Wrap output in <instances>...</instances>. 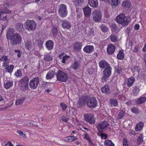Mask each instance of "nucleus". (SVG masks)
Segmentation results:
<instances>
[{
	"label": "nucleus",
	"instance_id": "1",
	"mask_svg": "<svg viewBox=\"0 0 146 146\" xmlns=\"http://www.w3.org/2000/svg\"><path fill=\"white\" fill-rule=\"evenodd\" d=\"M130 19V17L126 16L124 13H121L116 17V21L123 27L127 25Z\"/></svg>",
	"mask_w": 146,
	"mask_h": 146
},
{
	"label": "nucleus",
	"instance_id": "15",
	"mask_svg": "<svg viewBox=\"0 0 146 146\" xmlns=\"http://www.w3.org/2000/svg\"><path fill=\"white\" fill-rule=\"evenodd\" d=\"M71 26V23L68 21L63 20L62 21V28L68 29Z\"/></svg>",
	"mask_w": 146,
	"mask_h": 146
},
{
	"label": "nucleus",
	"instance_id": "27",
	"mask_svg": "<svg viewBox=\"0 0 146 146\" xmlns=\"http://www.w3.org/2000/svg\"><path fill=\"white\" fill-rule=\"evenodd\" d=\"M144 126V123L143 122H140L138 123L136 125V127L135 128V130L136 131L141 130L143 128Z\"/></svg>",
	"mask_w": 146,
	"mask_h": 146
},
{
	"label": "nucleus",
	"instance_id": "52",
	"mask_svg": "<svg viewBox=\"0 0 146 146\" xmlns=\"http://www.w3.org/2000/svg\"><path fill=\"white\" fill-rule=\"evenodd\" d=\"M60 106L62 108V110L64 111L67 108V106L66 104L63 103H61L60 104Z\"/></svg>",
	"mask_w": 146,
	"mask_h": 146
},
{
	"label": "nucleus",
	"instance_id": "26",
	"mask_svg": "<svg viewBox=\"0 0 146 146\" xmlns=\"http://www.w3.org/2000/svg\"><path fill=\"white\" fill-rule=\"evenodd\" d=\"M125 56V54L123 50H119V53L117 55V58L119 60H123Z\"/></svg>",
	"mask_w": 146,
	"mask_h": 146
},
{
	"label": "nucleus",
	"instance_id": "46",
	"mask_svg": "<svg viewBox=\"0 0 146 146\" xmlns=\"http://www.w3.org/2000/svg\"><path fill=\"white\" fill-rule=\"evenodd\" d=\"M100 28L102 31L104 32H107L109 30V29L104 25H101Z\"/></svg>",
	"mask_w": 146,
	"mask_h": 146
},
{
	"label": "nucleus",
	"instance_id": "4",
	"mask_svg": "<svg viewBox=\"0 0 146 146\" xmlns=\"http://www.w3.org/2000/svg\"><path fill=\"white\" fill-rule=\"evenodd\" d=\"M111 66H109L106 67L103 71V76L102 78L103 82H106L108 78L110 76L111 73Z\"/></svg>",
	"mask_w": 146,
	"mask_h": 146
},
{
	"label": "nucleus",
	"instance_id": "22",
	"mask_svg": "<svg viewBox=\"0 0 146 146\" xmlns=\"http://www.w3.org/2000/svg\"><path fill=\"white\" fill-rule=\"evenodd\" d=\"M82 44L81 42H76L74 43V50L76 51L80 50L82 48Z\"/></svg>",
	"mask_w": 146,
	"mask_h": 146
},
{
	"label": "nucleus",
	"instance_id": "20",
	"mask_svg": "<svg viewBox=\"0 0 146 146\" xmlns=\"http://www.w3.org/2000/svg\"><path fill=\"white\" fill-rule=\"evenodd\" d=\"M115 49V46L112 44H109L108 46L107 50V53L109 54H111L114 52Z\"/></svg>",
	"mask_w": 146,
	"mask_h": 146
},
{
	"label": "nucleus",
	"instance_id": "25",
	"mask_svg": "<svg viewBox=\"0 0 146 146\" xmlns=\"http://www.w3.org/2000/svg\"><path fill=\"white\" fill-rule=\"evenodd\" d=\"M88 3L92 7H96L98 5L97 0H88Z\"/></svg>",
	"mask_w": 146,
	"mask_h": 146
},
{
	"label": "nucleus",
	"instance_id": "34",
	"mask_svg": "<svg viewBox=\"0 0 146 146\" xmlns=\"http://www.w3.org/2000/svg\"><path fill=\"white\" fill-rule=\"evenodd\" d=\"M13 82L11 80L7 81L6 83L4 84V87L6 89H9L13 85Z\"/></svg>",
	"mask_w": 146,
	"mask_h": 146
},
{
	"label": "nucleus",
	"instance_id": "19",
	"mask_svg": "<svg viewBox=\"0 0 146 146\" xmlns=\"http://www.w3.org/2000/svg\"><path fill=\"white\" fill-rule=\"evenodd\" d=\"M83 50L88 53H91L94 51V47L93 46H86L84 48Z\"/></svg>",
	"mask_w": 146,
	"mask_h": 146
},
{
	"label": "nucleus",
	"instance_id": "58",
	"mask_svg": "<svg viewBox=\"0 0 146 146\" xmlns=\"http://www.w3.org/2000/svg\"><path fill=\"white\" fill-rule=\"evenodd\" d=\"M126 7L129 8L131 7V3L129 1H126Z\"/></svg>",
	"mask_w": 146,
	"mask_h": 146
},
{
	"label": "nucleus",
	"instance_id": "11",
	"mask_svg": "<svg viewBox=\"0 0 146 146\" xmlns=\"http://www.w3.org/2000/svg\"><path fill=\"white\" fill-rule=\"evenodd\" d=\"M93 20L96 22L100 21L102 19V13L98 10H94L92 14Z\"/></svg>",
	"mask_w": 146,
	"mask_h": 146
},
{
	"label": "nucleus",
	"instance_id": "32",
	"mask_svg": "<svg viewBox=\"0 0 146 146\" xmlns=\"http://www.w3.org/2000/svg\"><path fill=\"white\" fill-rule=\"evenodd\" d=\"M135 79L134 77H131L128 79L127 82V86L130 87L135 81Z\"/></svg>",
	"mask_w": 146,
	"mask_h": 146
},
{
	"label": "nucleus",
	"instance_id": "54",
	"mask_svg": "<svg viewBox=\"0 0 146 146\" xmlns=\"http://www.w3.org/2000/svg\"><path fill=\"white\" fill-rule=\"evenodd\" d=\"M1 12L2 13H4L5 14H9L11 13V11L7 9H5L3 11L1 10Z\"/></svg>",
	"mask_w": 146,
	"mask_h": 146
},
{
	"label": "nucleus",
	"instance_id": "42",
	"mask_svg": "<svg viewBox=\"0 0 146 146\" xmlns=\"http://www.w3.org/2000/svg\"><path fill=\"white\" fill-rule=\"evenodd\" d=\"M25 44L26 47L29 49L32 46V42L30 40H27L25 42Z\"/></svg>",
	"mask_w": 146,
	"mask_h": 146
},
{
	"label": "nucleus",
	"instance_id": "48",
	"mask_svg": "<svg viewBox=\"0 0 146 146\" xmlns=\"http://www.w3.org/2000/svg\"><path fill=\"white\" fill-rule=\"evenodd\" d=\"M15 75L18 77H21L22 75V72L20 70H17L15 73Z\"/></svg>",
	"mask_w": 146,
	"mask_h": 146
},
{
	"label": "nucleus",
	"instance_id": "60",
	"mask_svg": "<svg viewBox=\"0 0 146 146\" xmlns=\"http://www.w3.org/2000/svg\"><path fill=\"white\" fill-rule=\"evenodd\" d=\"M128 144V141L126 138L123 139V145L127 144Z\"/></svg>",
	"mask_w": 146,
	"mask_h": 146
},
{
	"label": "nucleus",
	"instance_id": "49",
	"mask_svg": "<svg viewBox=\"0 0 146 146\" xmlns=\"http://www.w3.org/2000/svg\"><path fill=\"white\" fill-rule=\"evenodd\" d=\"M131 110V111L135 114H137L139 112L138 109L136 107L132 108Z\"/></svg>",
	"mask_w": 146,
	"mask_h": 146
},
{
	"label": "nucleus",
	"instance_id": "38",
	"mask_svg": "<svg viewBox=\"0 0 146 146\" xmlns=\"http://www.w3.org/2000/svg\"><path fill=\"white\" fill-rule=\"evenodd\" d=\"M25 99V97H22L21 98L17 100L15 102L16 105L18 106L22 105Z\"/></svg>",
	"mask_w": 146,
	"mask_h": 146
},
{
	"label": "nucleus",
	"instance_id": "40",
	"mask_svg": "<svg viewBox=\"0 0 146 146\" xmlns=\"http://www.w3.org/2000/svg\"><path fill=\"white\" fill-rule=\"evenodd\" d=\"M105 146H115L114 144L110 140H106L104 143Z\"/></svg>",
	"mask_w": 146,
	"mask_h": 146
},
{
	"label": "nucleus",
	"instance_id": "12",
	"mask_svg": "<svg viewBox=\"0 0 146 146\" xmlns=\"http://www.w3.org/2000/svg\"><path fill=\"white\" fill-rule=\"evenodd\" d=\"M88 100V97L83 96L79 99L77 105L79 108H80L84 106Z\"/></svg>",
	"mask_w": 146,
	"mask_h": 146
},
{
	"label": "nucleus",
	"instance_id": "10",
	"mask_svg": "<svg viewBox=\"0 0 146 146\" xmlns=\"http://www.w3.org/2000/svg\"><path fill=\"white\" fill-rule=\"evenodd\" d=\"M39 78L38 77L33 78L29 83V86L30 88L32 89H35L39 84Z\"/></svg>",
	"mask_w": 146,
	"mask_h": 146
},
{
	"label": "nucleus",
	"instance_id": "36",
	"mask_svg": "<svg viewBox=\"0 0 146 146\" xmlns=\"http://www.w3.org/2000/svg\"><path fill=\"white\" fill-rule=\"evenodd\" d=\"M55 74V72L53 71H50L46 74V77L47 79H51L53 77L54 75Z\"/></svg>",
	"mask_w": 146,
	"mask_h": 146
},
{
	"label": "nucleus",
	"instance_id": "13",
	"mask_svg": "<svg viewBox=\"0 0 146 146\" xmlns=\"http://www.w3.org/2000/svg\"><path fill=\"white\" fill-rule=\"evenodd\" d=\"M70 57V56L66 55L64 53H62L59 56V58L61 60V62L64 64L67 63Z\"/></svg>",
	"mask_w": 146,
	"mask_h": 146
},
{
	"label": "nucleus",
	"instance_id": "8",
	"mask_svg": "<svg viewBox=\"0 0 146 146\" xmlns=\"http://www.w3.org/2000/svg\"><path fill=\"white\" fill-rule=\"evenodd\" d=\"M84 120L89 124L93 125L95 122V119L94 115L91 113L86 114L84 115Z\"/></svg>",
	"mask_w": 146,
	"mask_h": 146
},
{
	"label": "nucleus",
	"instance_id": "6",
	"mask_svg": "<svg viewBox=\"0 0 146 146\" xmlns=\"http://www.w3.org/2000/svg\"><path fill=\"white\" fill-rule=\"evenodd\" d=\"M36 26L35 22L33 20H27L25 23V27L28 30H34Z\"/></svg>",
	"mask_w": 146,
	"mask_h": 146
},
{
	"label": "nucleus",
	"instance_id": "47",
	"mask_svg": "<svg viewBox=\"0 0 146 146\" xmlns=\"http://www.w3.org/2000/svg\"><path fill=\"white\" fill-rule=\"evenodd\" d=\"M137 141L139 144H140L143 142V138L141 134H140L139 136L138 137Z\"/></svg>",
	"mask_w": 146,
	"mask_h": 146
},
{
	"label": "nucleus",
	"instance_id": "14",
	"mask_svg": "<svg viewBox=\"0 0 146 146\" xmlns=\"http://www.w3.org/2000/svg\"><path fill=\"white\" fill-rule=\"evenodd\" d=\"M85 18L89 19L91 14V10L89 7H86L83 9Z\"/></svg>",
	"mask_w": 146,
	"mask_h": 146
},
{
	"label": "nucleus",
	"instance_id": "53",
	"mask_svg": "<svg viewBox=\"0 0 146 146\" xmlns=\"http://www.w3.org/2000/svg\"><path fill=\"white\" fill-rule=\"evenodd\" d=\"M124 115V112L123 111L120 112L117 115V117L118 119H121L123 117Z\"/></svg>",
	"mask_w": 146,
	"mask_h": 146
},
{
	"label": "nucleus",
	"instance_id": "9",
	"mask_svg": "<svg viewBox=\"0 0 146 146\" xmlns=\"http://www.w3.org/2000/svg\"><path fill=\"white\" fill-rule=\"evenodd\" d=\"M97 103L96 98L94 97L88 98L87 101L86 105L90 108H95L97 105Z\"/></svg>",
	"mask_w": 146,
	"mask_h": 146
},
{
	"label": "nucleus",
	"instance_id": "37",
	"mask_svg": "<svg viewBox=\"0 0 146 146\" xmlns=\"http://www.w3.org/2000/svg\"><path fill=\"white\" fill-rule=\"evenodd\" d=\"M58 29L57 26L53 25L52 27V33L54 37H56L58 32Z\"/></svg>",
	"mask_w": 146,
	"mask_h": 146
},
{
	"label": "nucleus",
	"instance_id": "31",
	"mask_svg": "<svg viewBox=\"0 0 146 146\" xmlns=\"http://www.w3.org/2000/svg\"><path fill=\"white\" fill-rule=\"evenodd\" d=\"M146 100V97H142L139 98L135 102L137 104H143Z\"/></svg>",
	"mask_w": 146,
	"mask_h": 146
},
{
	"label": "nucleus",
	"instance_id": "28",
	"mask_svg": "<svg viewBox=\"0 0 146 146\" xmlns=\"http://www.w3.org/2000/svg\"><path fill=\"white\" fill-rule=\"evenodd\" d=\"M133 96H136L137 95L140 91V89L139 87L137 86H135L132 90Z\"/></svg>",
	"mask_w": 146,
	"mask_h": 146
},
{
	"label": "nucleus",
	"instance_id": "56",
	"mask_svg": "<svg viewBox=\"0 0 146 146\" xmlns=\"http://www.w3.org/2000/svg\"><path fill=\"white\" fill-rule=\"evenodd\" d=\"M37 45L39 47H41L42 46L43 44V42L41 41L40 40H37Z\"/></svg>",
	"mask_w": 146,
	"mask_h": 146
},
{
	"label": "nucleus",
	"instance_id": "41",
	"mask_svg": "<svg viewBox=\"0 0 146 146\" xmlns=\"http://www.w3.org/2000/svg\"><path fill=\"white\" fill-rule=\"evenodd\" d=\"M14 66L12 65H11L10 66H8L7 68H4L7 70V72L9 73H11L13 71Z\"/></svg>",
	"mask_w": 146,
	"mask_h": 146
},
{
	"label": "nucleus",
	"instance_id": "59",
	"mask_svg": "<svg viewBox=\"0 0 146 146\" xmlns=\"http://www.w3.org/2000/svg\"><path fill=\"white\" fill-rule=\"evenodd\" d=\"M17 132L21 136H22L23 137H24L25 135V134H23L21 131H17Z\"/></svg>",
	"mask_w": 146,
	"mask_h": 146
},
{
	"label": "nucleus",
	"instance_id": "33",
	"mask_svg": "<svg viewBox=\"0 0 146 146\" xmlns=\"http://www.w3.org/2000/svg\"><path fill=\"white\" fill-rule=\"evenodd\" d=\"M77 140V138L74 136H69L65 137L64 140L68 142H71L73 141Z\"/></svg>",
	"mask_w": 146,
	"mask_h": 146
},
{
	"label": "nucleus",
	"instance_id": "64",
	"mask_svg": "<svg viewBox=\"0 0 146 146\" xmlns=\"http://www.w3.org/2000/svg\"><path fill=\"white\" fill-rule=\"evenodd\" d=\"M125 104L128 106H130L132 104V100H129L126 102Z\"/></svg>",
	"mask_w": 146,
	"mask_h": 146
},
{
	"label": "nucleus",
	"instance_id": "43",
	"mask_svg": "<svg viewBox=\"0 0 146 146\" xmlns=\"http://www.w3.org/2000/svg\"><path fill=\"white\" fill-rule=\"evenodd\" d=\"M121 0H111L112 5L114 6H117L120 3Z\"/></svg>",
	"mask_w": 146,
	"mask_h": 146
},
{
	"label": "nucleus",
	"instance_id": "50",
	"mask_svg": "<svg viewBox=\"0 0 146 146\" xmlns=\"http://www.w3.org/2000/svg\"><path fill=\"white\" fill-rule=\"evenodd\" d=\"M110 39L112 42H114L117 40V36L112 34L110 36Z\"/></svg>",
	"mask_w": 146,
	"mask_h": 146
},
{
	"label": "nucleus",
	"instance_id": "21",
	"mask_svg": "<svg viewBox=\"0 0 146 146\" xmlns=\"http://www.w3.org/2000/svg\"><path fill=\"white\" fill-rule=\"evenodd\" d=\"M99 67L101 68H105L109 66V64L106 60H102L99 63Z\"/></svg>",
	"mask_w": 146,
	"mask_h": 146
},
{
	"label": "nucleus",
	"instance_id": "44",
	"mask_svg": "<svg viewBox=\"0 0 146 146\" xmlns=\"http://www.w3.org/2000/svg\"><path fill=\"white\" fill-rule=\"evenodd\" d=\"M84 138L86 140L88 141L91 144H93V141L92 140L91 138H90L89 135L87 133H86L84 135Z\"/></svg>",
	"mask_w": 146,
	"mask_h": 146
},
{
	"label": "nucleus",
	"instance_id": "63",
	"mask_svg": "<svg viewBox=\"0 0 146 146\" xmlns=\"http://www.w3.org/2000/svg\"><path fill=\"white\" fill-rule=\"evenodd\" d=\"M129 133L130 134L133 135H135L136 134L135 131H134L133 130L131 129H130L129 130Z\"/></svg>",
	"mask_w": 146,
	"mask_h": 146
},
{
	"label": "nucleus",
	"instance_id": "7",
	"mask_svg": "<svg viewBox=\"0 0 146 146\" xmlns=\"http://www.w3.org/2000/svg\"><path fill=\"white\" fill-rule=\"evenodd\" d=\"M58 13L62 17L66 16L68 14V11L66 6L64 4H61L59 6Z\"/></svg>",
	"mask_w": 146,
	"mask_h": 146
},
{
	"label": "nucleus",
	"instance_id": "2",
	"mask_svg": "<svg viewBox=\"0 0 146 146\" xmlns=\"http://www.w3.org/2000/svg\"><path fill=\"white\" fill-rule=\"evenodd\" d=\"M11 43L12 45L19 44L22 41V37L20 34L15 33L11 36Z\"/></svg>",
	"mask_w": 146,
	"mask_h": 146
},
{
	"label": "nucleus",
	"instance_id": "30",
	"mask_svg": "<svg viewBox=\"0 0 146 146\" xmlns=\"http://www.w3.org/2000/svg\"><path fill=\"white\" fill-rule=\"evenodd\" d=\"M29 77L25 76L19 82V84H27L29 83Z\"/></svg>",
	"mask_w": 146,
	"mask_h": 146
},
{
	"label": "nucleus",
	"instance_id": "51",
	"mask_svg": "<svg viewBox=\"0 0 146 146\" xmlns=\"http://www.w3.org/2000/svg\"><path fill=\"white\" fill-rule=\"evenodd\" d=\"M79 66V64L76 62H74L71 66L75 70L78 68Z\"/></svg>",
	"mask_w": 146,
	"mask_h": 146
},
{
	"label": "nucleus",
	"instance_id": "61",
	"mask_svg": "<svg viewBox=\"0 0 146 146\" xmlns=\"http://www.w3.org/2000/svg\"><path fill=\"white\" fill-rule=\"evenodd\" d=\"M139 46L137 45L134 48V49L133 50V52H138L139 49Z\"/></svg>",
	"mask_w": 146,
	"mask_h": 146
},
{
	"label": "nucleus",
	"instance_id": "39",
	"mask_svg": "<svg viewBox=\"0 0 146 146\" xmlns=\"http://www.w3.org/2000/svg\"><path fill=\"white\" fill-rule=\"evenodd\" d=\"M21 89L23 91H25L29 89L28 83L27 84H20Z\"/></svg>",
	"mask_w": 146,
	"mask_h": 146
},
{
	"label": "nucleus",
	"instance_id": "17",
	"mask_svg": "<svg viewBox=\"0 0 146 146\" xmlns=\"http://www.w3.org/2000/svg\"><path fill=\"white\" fill-rule=\"evenodd\" d=\"M16 29L19 32H23L25 30L24 24L22 23H17L15 26Z\"/></svg>",
	"mask_w": 146,
	"mask_h": 146
},
{
	"label": "nucleus",
	"instance_id": "3",
	"mask_svg": "<svg viewBox=\"0 0 146 146\" xmlns=\"http://www.w3.org/2000/svg\"><path fill=\"white\" fill-rule=\"evenodd\" d=\"M57 80L62 82H66L68 77L66 73L60 70H58L56 74Z\"/></svg>",
	"mask_w": 146,
	"mask_h": 146
},
{
	"label": "nucleus",
	"instance_id": "29",
	"mask_svg": "<svg viewBox=\"0 0 146 146\" xmlns=\"http://www.w3.org/2000/svg\"><path fill=\"white\" fill-rule=\"evenodd\" d=\"M52 59V57L50 53H48L44 55V60L46 62H50Z\"/></svg>",
	"mask_w": 146,
	"mask_h": 146
},
{
	"label": "nucleus",
	"instance_id": "24",
	"mask_svg": "<svg viewBox=\"0 0 146 146\" xmlns=\"http://www.w3.org/2000/svg\"><path fill=\"white\" fill-rule=\"evenodd\" d=\"M109 104L111 106L116 107L118 105V102L117 99L114 98L109 100Z\"/></svg>",
	"mask_w": 146,
	"mask_h": 146
},
{
	"label": "nucleus",
	"instance_id": "23",
	"mask_svg": "<svg viewBox=\"0 0 146 146\" xmlns=\"http://www.w3.org/2000/svg\"><path fill=\"white\" fill-rule=\"evenodd\" d=\"M2 61H3V66L4 68H7V66H8V64L9 62V60L8 59L7 56L5 55L3 57Z\"/></svg>",
	"mask_w": 146,
	"mask_h": 146
},
{
	"label": "nucleus",
	"instance_id": "57",
	"mask_svg": "<svg viewBox=\"0 0 146 146\" xmlns=\"http://www.w3.org/2000/svg\"><path fill=\"white\" fill-rule=\"evenodd\" d=\"M84 2V0H76V3H77V4H76L77 5H81L82 3Z\"/></svg>",
	"mask_w": 146,
	"mask_h": 146
},
{
	"label": "nucleus",
	"instance_id": "62",
	"mask_svg": "<svg viewBox=\"0 0 146 146\" xmlns=\"http://www.w3.org/2000/svg\"><path fill=\"white\" fill-rule=\"evenodd\" d=\"M101 137L102 139L104 138V139H106L107 137V135L106 134L101 133Z\"/></svg>",
	"mask_w": 146,
	"mask_h": 146
},
{
	"label": "nucleus",
	"instance_id": "5",
	"mask_svg": "<svg viewBox=\"0 0 146 146\" xmlns=\"http://www.w3.org/2000/svg\"><path fill=\"white\" fill-rule=\"evenodd\" d=\"M109 125V124L105 121H101L97 125L98 131L99 132L105 131L108 129Z\"/></svg>",
	"mask_w": 146,
	"mask_h": 146
},
{
	"label": "nucleus",
	"instance_id": "16",
	"mask_svg": "<svg viewBox=\"0 0 146 146\" xmlns=\"http://www.w3.org/2000/svg\"><path fill=\"white\" fill-rule=\"evenodd\" d=\"M110 86L107 85L102 87L101 91L102 93H105L106 94L108 95L111 93V92Z\"/></svg>",
	"mask_w": 146,
	"mask_h": 146
},
{
	"label": "nucleus",
	"instance_id": "35",
	"mask_svg": "<svg viewBox=\"0 0 146 146\" xmlns=\"http://www.w3.org/2000/svg\"><path fill=\"white\" fill-rule=\"evenodd\" d=\"M124 70L123 67L121 66H118L115 68V72L119 75L122 74Z\"/></svg>",
	"mask_w": 146,
	"mask_h": 146
},
{
	"label": "nucleus",
	"instance_id": "18",
	"mask_svg": "<svg viewBox=\"0 0 146 146\" xmlns=\"http://www.w3.org/2000/svg\"><path fill=\"white\" fill-rule=\"evenodd\" d=\"M54 45L53 42L50 40L47 41L45 43V46L47 49L49 50H51L53 48Z\"/></svg>",
	"mask_w": 146,
	"mask_h": 146
},
{
	"label": "nucleus",
	"instance_id": "45",
	"mask_svg": "<svg viewBox=\"0 0 146 146\" xmlns=\"http://www.w3.org/2000/svg\"><path fill=\"white\" fill-rule=\"evenodd\" d=\"M14 32V29L11 28H9L8 31L6 34L7 36H10L11 34H13Z\"/></svg>",
	"mask_w": 146,
	"mask_h": 146
},
{
	"label": "nucleus",
	"instance_id": "55",
	"mask_svg": "<svg viewBox=\"0 0 146 146\" xmlns=\"http://www.w3.org/2000/svg\"><path fill=\"white\" fill-rule=\"evenodd\" d=\"M111 30L112 31H115L117 29V26L115 24H113L111 26Z\"/></svg>",
	"mask_w": 146,
	"mask_h": 146
}]
</instances>
